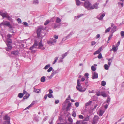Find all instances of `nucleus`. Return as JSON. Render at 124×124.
Here are the masks:
<instances>
[{
    "instance_id": "1",
    "label": "nucleus",
    "mask_w": 124,
    "mask_h": 124,
    "mask_svg": "<svg viewBox=\"0 0 124 124\" xmlns=\"http://www.w3.org/2000/svg\"><path fill=\"white\" fill-rule=\"evenodd\" d=\"M76 88L77 90L81 92H84L85 91L86 88H85L82 89L83 87L81 85V84L80 82V80L78 79L77 81V86L76 87Z\"/></svg>"
},
{
    "instance_id": "2",
    "label": "nucleus",
    "mask_w": 124,
    "mask_h": 124,
    "mask_svg": "<svg viewBox=\"0 0 124 124\" xmlns=\"http://www.w3.org/2000/svg\"><path fill=\"white\" fill-rule=\"evenodd\" d=\"M1 28V26L2 25L6 26L9 27L10 28H12V26L10 24V22L7 21H3L0 24Z\"/></svg>"
},
{
    "instance_id": "3",
    "label": "nucleus",
    "mask_w": 124,
    "mask_h": 124,
    "mask_svg": "<svg viewBox=\"0 0 124 124\" xmlns=\"http://www.w3.org/2000/svg\"><path fill=\"white\" fill-rule=\"evenodd\" d=\"M91 5V3L88 0H86L85 1L84 3V6L85 8L89 10Z\"/></svg>"
},
{
    "instance_id": "4",
    "label": "nucleus",
    "mask_w": 124,
    "mask_h": 124,
    "mask_svg": "<svg viewBox=\"0 0 124 124\" xmlns=\"http://www.w3.org/2000/svg\"><path fill=\"white\" fill-rule=\"evenodd\" d=\"M42 29L43 28L42 27H39L37 29V33L38 37H40L41 34V32L42 30Z\"/></svg>"
},
{
    "instance_id": "5",
    "label": "nucleus",
    "mask_w": 124,
    "mask_h": 124,
    "mask_svg": "<svg viewBox=\"0 0 124 124\" xmlns=\"http://www.w3.org/2000/svg\"><path fill=\"white\" fill-rule=\"evenodd\" d=\"M99 3L98 2L94 4L92 6H90L89 9V10L93 9L94 8L97 9L98 8V6Z\"/></svg>"
},
{
    "instance_id": "6",
    "label": "nucleus",
    "mask_w": 124,
    "mask_h": 124,
    "mask_svg": "<svg viewBox=\"0 0 124 124\" xmlns=\"http://www.w3.org/2000/svg\"><path fill=\"white\" fill-rule=\"evenodd\" d=\"M56 39H54L53 38H52L50 39V40L47 42V43L49 44L53 45L54 43H56Z\"/></svg>"
},
{
    "instance_id": "7",
    "label": "nucleus",
    "mask_w": 124,
    "mask_h": 124,
    "mask_svg": "<svg viewBox=\"0 0 124 124\" xmlns=\"http://www.w3.org/2000/svg\"><path fill=\"white\" fill-rule=\"evenodd\" d=\"M98 78V74L96 72H94L92 75V78L93 79H97Z\"/></svg>"
},
{
    "instance_id": "8",
    "label": "nucleus",
    "mask_w": 124,
    "mask_h": 124,
    "mask_svg": "<svg viewBox=\"0 0 124 124\" xmlns=\"http://www.w3.org/2000/svg\"><path fill=\"white\" fill-rule=\"evenodd\" d=\"M43 46V45L42 43V40H41L39 43L38 45V48L39 49H41L42 50H44L45 49L44 47H42Z\"/></svg>"
},
{
    "instance_id": "9",
    "label": "nucleus",
    "mask_w": 124,
    "mask_h": 124,
    "mask_svg": "<svg viewBox=\"0 0 124 124\" xmlns=\"http://www.w3.org/2000/svg\"><path fill=\"white\" fill-rule=\"evenodd\" d=\"M105 14L104 13H103L99 17V15L97 16V18L100 20H102L103 19V17L105 16Z\"/></svg>"
},
{
    "instance_id": "10",
    "label": "nucleus",
    "mask_w": 124,
    "mask_h": 124,
    "mask_svg": "<svg viewBox=\"0 0 124 124\" xmlns=\"http://www.w3.org/2000/svg\"><path fill=\"white\" fill-rule=\"evenodd\" d=\"M19 53V51L18 50H15L12 51L11 52V54L15 56L17 55Z\"/></svg>"
},
{
    "instance_id": "11",
    "label": "nucleus",
    "mask_w": 124,
    "mask_h": 124,
    "mask_svg": "<svg viewBox=\"0 0 124 124\" xmlns=\"http://www.w3.org/2000/svg\"><path fill=\"white\" fill-rule=\"evenodd\" d=\"M7 47L6 48V50L7 51H9L12 49V47L11 44L7 45Z\"/></svg>"
},
{
    "instance_id": "12",
    "label": "nucleus",
    "mask_w": 124,
    "mask_h": 124,
    "mask_svg": "<svg viewBox=\"0 0 124 124\" xmlns=\"http://www.w3.org/2000/svg\"><path fill=\"white\" fill-rule=\"evenodd\" d=\"M102 49V47H100L97 51H96L93 53V54L95 55L99 53L101 51Z\"/></svg>"
},
{
    "instance_id": "13",
    "label": "nucleus",
    "mask_w": 124,
    "mask_h": 124,
    "mask_svg": "<svg viewBox=\"0 0 124 124\" xmlns=\"http://www.w3.org/2000/svg\"><path fill=\"white\" fill-rule=\"evenodd\" d=\"M12 40L11 39H7L6 40V45L11 44Z\"/></svg>"
},
{
    "instance_id": "14",
    "label": "nucleus",
    "mask_w": 124,
    "mask_h": 124,
    "mask_svg": "<svg viewBox=\"0 0 124 124\" xmlns=\"http://www.w3.org/2000/svg\"><path fill=\"white\" fill-rule=\"evenodd\" d=\"M4 119L7 121H10V117L8 116L7 115H6L4 117Z\"/></svg>"
},
{
    "instance_id": "15",
    "label": "nucleus",
    "mask_w": 124,
    "mask_h": 124,
    "mask_svg": "<svg viewBox=\"0 0 124 124\" xmlns=\"http://www.w3.org/2000/svg\"><path fill=\"white\" fill-rule=\"evenodd\" d=\"M29 96V94L28 93H26L25 95L23 97L21 101H23L25 99L28 98Z\"/></svg>"
},
{
    "instance_id": "16",
    "label": "nucleus",
    "mask_w": 124,
    "mask_h": 124,
    "mask_svg": "<svg viewBox=\"0 0 124 124\" xmlns=\"http://www.w3.org/2000/svg\"><path fill=\"white\" fill-rule=\"evenodd\" d=\"M105 112V111L101 109H100L99 112V116H102Z\"/></svg>"
},
{
    "instance_id": "17",
    "label": "nucleus",
    "mask_w": 124,
    "mask_h": 124,
    "mask_svg": "<svg viewBox=\"0 0 124 124\" xmlns=\"http://www.w3.org/2000/svg\"><path fill=\"white\" fill-rule=\"evenodd\" d=\"M117 28V27L116 26H114L113 27L111 30V32H112L113 33L116 31Z\"/></svg>"
},
{
    "instance_id": "18",
    "label": "nucleus",
    "mask_w": 124,
    "mask_h": 124,
    "mask_svg": "<svg viewBox=\"0 0 124 124\" xmlns=\"http://www.w3.org/2000/svg\"><path fill=\"white\" fill-rule=\"evenodd\" d=\"M68 121L70 123L68 124H72L73 123V119L71 117H69L68 118Z\"/></svg>"
},
{
    "instance_id": "19",
    "label": "nucleus",
    "mask_w": 124,
    "mask_h": 124,
    "mask_svg": "<svg viewBox=\"0 0 124 124\" xmlns=\"http://www.w3.org/2000/svg\"><path fill=\"white\" fill-rule=\"evenodd\" d=\"M114 45L112 46V49L113 51L115 52L117 50V48Z\"/></svg>"
},
{
    "instance_id": "20",
    "label": "nucleus",
    "mask_w": 124,
    "mask_h": 124,
    "mask_svg": "<svg viewBox=\"0 0 124 124\" xmlns=\"http://www.w3.org/2000/svg\"><path fill=\"white\" fill-rule=\"evenodd\" d=\"M59 70L58 69H57L56 70H55V71H54H54H53L54 72H53L52 74L51 75H52V76H53L54 75L56 74V73H58L59 72Z\"/></svg>"
},
{
    "instance_id": "21",
    "label": "nucleus",
    "mask_w": 124,
    "mask_h": 124,
    "mask_svg": "<svg viewBox=\"0 0 124 124\" xmlns=\"http://www.w3.org/2000/svg\"><path fill=\"white\" fill-rule=\"evenodd\" d=\"M35 47H36L38 46V42L36 40H35L34 43L33 45Z\"/></svg>"
},
{
    "instance_id": "22",
    "label": "nucleus",
    "mask_w": 124,
    "mask_h": 124,
    "mask_svg": "<svg viewBox=\"0 0 124 124\" xmlns=\"http://www.w3.org/2000/svg\"><path fill=\"white\" fill-rule=\"evenodd\" d=\"M33 88L34 89V92H35L38 93H39V91L40 90V89H36L34 87Z\"/></svg>"
},
{
    "instance_id": "23",
    "label": "nucleus",
    "mask_w": 124,
    "mask_h": 124,
    "mask_svg": "<svg viewBox=\"0 0 124 124\" xmlns=\"http://www.w3.org/2000/svg\"><path fill=\"white\" fill-rule=\"evenodd\" d=\"M68 53L67 52L64 54H63L62 55V59H63L67 55Z\"/></svg>"
},
{
    "instance_id": "24",
    "label": "nucleus",
    "mask_w": 124,
    "mask_h": 124,
    "mask_svg": "<svg viewBox=\"0 0 124 124\" xmlns=\"http://www.w3.org/2000/svg\"><path fill=\"white\" fill-rule=\"evenodd\" d=\"M101 95L102 96L104 97H106L107 96L106 94L103 92H101Z\"/></svg>"
},
{
    "instance_id": "25",
    "label": "nucleus",
    "mask_w": 124,
    "mask_h": 124,
    "mask_svg": "<svg viewBox=\"0 0 124 124\" xmlns=\"http://www.w3.org/2000/svg\"><path fill=\"white\" fill-rule=\"evenodd\" d=\"M45 77L43 76L41 78L40 81L42 82H44L45 81Z\"/></svg>"
},
{
    "instance_id": "26",
    "label": "nucleus",
    "mask_w": 124,
    "mask_h": 124,
    "mask_svg": "<svg viewBox=\"0 0 124 124\" xmlns=\"http://www.w3.org/2000/svg\"><path fill=\"white\" fill-rule=\"evenodd\" d=\"M110 98L109 97H108L106 101V102L109 104L110 101Z\"/></svg>"
},
{
    "instance_id": "27",
    "label": "nucleus",
    "mask_w": 124,
    "mask_h": 124,
    "mask_svg": "<svg viewBox=\"0 0 124 124\" xmlns=\"http://www.w3.org/2000/svg\"><path fill=\"white\" fill-rule=\"evenodd\" d=\"M53 69L52 67H49V68L47 70V71L48 72H50L52 70V71H54V70H53Z\"/></svg>"
},
{
    "instance_id": "28",
    "label": "nucleus",
    "mask_w": 124,
    "mask_h": 124,
    "mask_svg": "<svg viewBox=\"0 0 124 124\" xmlns=\"http://www.w3.org/2000/svg\"><path fill=\"white\" fill-rule=\"evenodd\" d=\"M5 13H3L2 12L0 11V15L2 16L3 19H4L5 17L4 16Z\"/></svg>"
},
{
    "instance_id": "29",
    "label": "nucleus",
    "mask_w": 124,
    "mask_h": 124,
    "mask_svg": "<svg viewBox=\"0 0 124 124\" xmlns=\"http://www.w3.org/2000/svg\"><path fill=\"white\" fill-rule=\"evenodd\" d=\"M111 28V27H109L106 30H105V33H106L109 32L110 31V29Z\"/></svg>"
},
{
    "instance_id": "30",
    "label": "nucleus",
    "mask_w": 124,
    "mask_h": 124,
    "mask_svg": "<svg viewBox=\"0 0 124 124\" xmlns=\"http://www.w3.org/2000/svg\"><path fill=\"white\" fill-rule=\"evenodd\" d=\"M23 95L24 94L23 93H20L18 94V96L19 97L21 98H22Z\"/></svg>"
},
{
    "instance_id": "31",
    "label": "nucleus",
    "mask_w": 124,
    "mask_h": 124,
    "mask_svg": "<svg viewBox=\"0 0 124 124\" xmlns=\"http://www.w3.org/2000/svg\"><path fill=\"white\" fill-rule=\"evenodd\" d=\"M50 64H48L45 66L44 68V69L45 70H46L50 67Z\"/></svg>"
},
{
    "instance_id": "32",
    "label": "nucleus",
    "mask_w": 124,
    "mask_h": 124,
    "mask_svg": "<svg viewBox=\"0 0 124 124\" xmlns=\"http://www.w3.org/2000/svg\"><path fill=\"white\" fill-rule=\"evenodd\" d=\"M104 67L105 69L106 70H108L109 68V67L107 64H105L104 65Z\"/></svg>"
},
{
    "instance_id": "33",
    "label": "nucleus",
    "mask_w": 124,
    "mask_h": 124,
    "mask_svg": "<svg viewBox=\"0 0 124 124\" xmlns=\"http://www.w3.org/2000/svg\"><path fill=\"white\" fill-rule=\"evenodd\" d=\"M91 69L93 71H95L96 69V68L94 66H92L91 67Z\"/></svg>"
},
{
    "instance_id": "34",
    "label": "nucleus",
    "mask_w": 124,
    "mask_h": 124,
    "mask_svg": "<svg viewBox=\"0 0 124 124\" xmlns=\"http://www.w3.org/2000/svg\"><path fill=\"white\" fill-rule=\"evenodd\" d=\"M98 120V117L96 115H95L94 116L93 120L96 121H97Z\"/></svg>"
},
{
    "instance_id": "35",
    "label": "nucleus",
    "mask_w": 124,
    "mask_h": 124,
    "mask_svg": "<svg viewBox=\"0 0 124 124\" xmlns=\"http://www.w3.org/2000/svg\"><path fill=\"white\" fill-rule=\"evenodd\" d=\"M3 124H11L10 121H5L3 122Z\"/></svg>"
},
{
    "instance_id": "36",
    "label": "nucleus",
    "mask_w": 124,
    "mask_h": 124,
    "mask_svg": "<svg viewBox=\"0 0 124 124\" xmlns=\"http://www.w3.org/2000/svg\"><path fill=\"white\" fill-rule=\"evenodd\" d=\"M70 36L69 34L66 37V38H63L62 39V40H64V41L65 40L67 39L70 38Z\"/></svg>"
},
{
    "instance_id": "37",
    "label": "nucleus",
    "mask_w": 124,
    "mask_h": 124,
    "mask_svg": "<svg viewBox=\"0 0 124 124\" xmlns=\"http://www.w3.org/2000/svg\"><path fill=\"white\" fill-rule=\"evenodd\" d=\"M50 22V21L49 20H46L44 23V25H46L48 24Z\"/></svg>"
},
{
    "instance_id": "38",
    "label": "nucleus",
    "mask_w": 124,
    "mask_h": 124,
    "mask_svg": "<svg viewBox=\"0 0 124 124\" xmlns=\"http://www.w3.org/2000/svg\"><path fill=\"white\" fill-rule=\"evenodd\" d=\"M61 21V20L60 18H59L58 17H57L56 20V23H59Z\"/></svg>"
},
{
    "instance_id": "39",
    "label": "nucleus",
    "mask_w": 124,
    "mask_h": 124,
    "mask_svg": "<svg viewBox=\"0 0 124 124\" xmlns=\"http://www.w3.org/2000/svg\"><path fill=\"white\" fill-rule=\"evenodd\" d=\"M89 116L87 115L86 117L84 119V120L85 121H88L89 119Z\"/></svg>"
},
{
    "instance_id": "40",
    "label": "nucleus",
    "mask_w": 124,
    "mask_h": 124,
    "mask_svg": "<svg viewBox=\"0 0 124 124\" xmlns=\"http://www.w3.org/2000/svg\"><path fill=\"white\" fill-rule=\"evenodd\" d=\"M84 119L81 121L80 124H86L87 122Z\"/></svg>"
},
{
    "instance_id": "41",
    "label": "nucleus",
    "mask_w": 124,
    "mask_h": 124,
    "mask_svg": "<svg viewBox=\"0 0 124 124\" xmlns=\"http://www.w3.org/2000/svg\"><path fill=\"white\" fill-rule=\"evenodd\" d=\"M58 58V57H56L55 58L53 62V64H54L55 63L57 60Z\"/></svg>"
},
{
    "instance_id": "42",
    "label": "nucleus",
    "mask_w": 124,
    "mask_h": 124,
    "mask_svg": "<svg viewBox=\"0 0 124 124\" xmlns=\"http://www.w3.org/2000/svg\"><path fill=\"white\" fill-rule=\"evenodd\" d=\"M33 3L35 4H38L39 3V2L38 0H34L33 1Z\"/></svg>"
},
{
    "instance_id": "43",
    "label": "nucleus",
    "mask_w": 124,
    "mask_h": 124,
    "mask_svg": "<svg viewBox=\"0 0 124 124\" xmlns=\"http://www.w3.org/2000/svg\"><path fill=\"white\" fill-rule=\"evenodd\" d=\"M92 102V101H89L88 102L86 103L85 104V106H87L90 105Z\"/></svg>"
},
{
    "instance_id": "44",
    "label": "nucleus",
    "mask_w": 124,
    "mask_h": 124,
    "mask_svg": "<svg viewBox=\"0 0 124 124\" xmlns=\"http://www.w3.org/2000/svg\"><path fill=\"white\" fill-rule=\"evenodd\" d=\"M106 83L105 81H103L101 82V85L103 86H104L106 84Z\"/></svg>"
},
{
    "instance_id": "45",
    "label": "nucleus",
    "mask_w": 124,
    "mask_h": 124,
    "mask_svg": "<svg viewBox=\"0 0 124 124\" xmlns=\"http://www.w3.org/2000/svg\"><path fill=\"white\" fill-rule=\"evenodd\" d=\"M102 57L101 53H99L98 56V58L99 59H101Z\"/></svg>"
},
{
    "instance_id": "46",
    "label": "nucleus",
    "mask_w": 124,
    "mask_h": 124,
    "mask_svg": "<svg viewBox=\"0 0 124 124\" xmlns=\"http://www.w3.org/2000/svg\"><path fill=\"white\" fill-rule=\"evenodd\" d=\"M24 25L27 26L28 27L29 26L28 25V23L26 22H23V23H22Z\"/></svg>"
},
{
    "instance_id": "47",
    "label": "nucleus",
    "mask_w": 124,
    "mask_h": 124,
    "mask_svg": "<svg viewBox=\"0 0 124 124\" xmlns=\"http://www.w3.org/2000/svg\"><path fill=\"white\" fill-rule=\"evenodd\" d=\"M53 119L54 118H52L50 119L49 121V122L50 124H51L53 123Z\"/></svg>"
},
{
    "instance_id": "48",
    "label": "nucleus",
    "mask_w": 124,
    "mask_h": 124,
    "mask_svg": "<svg viewBox=\"0 0 124 124\" xmlns=\"http://www.w3.org/2000/svg\"><path fill=\"white\" fill-rule=\"evenodd\" d=\"M86 77V79H88L89 78L88 76L89 74L88 73H86L84 75Z\"/></svg>"
},
{
    "instance_id": "49",
    "label": "nucleus",
    "mask_w": 124,
    "mask_h": 124,
    "mask_svg": "<svg viewBox=\"0 0 124 124\" xmlns=\"http://www.w3.org/2000/svg\"><path fill=\"white\" fill-rule=\"evenodd\" d=\"M120 34L122 38L124 37V31H121Z\"/></svg>"
},
{
    "instance_id": "50",
    "label": "nucleus",
    "mask_w": 124,
    "mask_h": 124,
    "mask_svg": "<svg viewBox=\"0 0 124 124\" xmlns=\"http://www.w3.org/2000/svg\"><path fill=\"white\" fill-rule=\"evenodd\" d=\"M17 21L19 23H21V19L19 18H18L17 19Z\"/></svg>"
},
{
    "instance_id": "51",
    "label": "nucleus",
    "mask_w": 124,
    "mask_h": 124,
    "mask_svg": "<svg viewBox=\"0 0 124 124\" xmlns=\"http://www.w3.org/2000/svg\"><path fill=\"white\" fill-rule=\"evenodd\" d=\"M7 37L8 38L7 39H10V38L12 37V35L10 34H8L7 35Z\"/></svg>"
},
{
    "instance_id": "52",
    "label": "nucleus",
    "mask_w": 124,
    "mask_h": 124,
    "mask_svg": "<svg viewBox=\"0 0 124 124\" xmlns=\"http://www.w3.org/2000/svg\"><path fill=\"white\" fill-rule=\"evenodd\" d=\"M113 36V34L112 33L109 36L108 40V41H109L112 38V37Z\"/></svg>"
},
{
    "instance_id": "53",
    "label": "nucleus",
    "mask_w": 124,
    "mask_h": 124,
    "mask_svg": "<svg viewBox=\"0 0 124 124\" xmlns=\"http://www.w3.org/2000/svg\"><path fill=\"white\" fill-rule=\"evenodd\" d=\"M79 117L81 119H83L84 118L83 116L81 115H78Z\"/></svg>"
},
{
    "instance_id": "54",
    "label": "nucleus",
    "mask_w": 124,
    "mask_h": 124,
    "mask_svg": "<svg viewBox=\"0 0 124 124\" xmlns=\"http://www.w3.org/2000/svg\"><path fill=\"white\" fill-rule=\"evenodd\" d=\"M76 113L75 112H73V113L72 114V116L74 117H75L76 116Z\"/></svg>"
},
{
    "instance_id": "55",
    "label": "nucleus",
    "mask_w": 124,
    "mask_h": 124,
    "mask_svg": "<svg viewBox=\"0 0 124 124\" xmlns=\"http://www.w3.org/2000/svg\"><path fill=\"white\" fill-rule=\"evenodd\" d=\"M33 45L31 46L30 47L29 49L31 50H32L34 48H35Z\"/></svg>"
},
{
    "instance_id": "56",
    "label": "nucleus",
    "mask_w": 124,
    "mask_h": 124,
    "mask_svg": "<svg viewBox=\"0 0 124 124\" xmlns=\"http://www.w3.org/2000/svg\"><path fill=\"white\" fill-rule=\"evenodd\" d=\"M6 14L5 13V15L4 16H5V17H6L8 19H9L10 18V16H9V15H6Z\"/></svg>"
},
{
    "instance_id": "57",
    "label": "nucleus",
    "mask_w": 124,
    "mask_h": 124,
    "mask_svg": "<svg viewBox=\"0 0 124 124\" xmlns=\"http://www.w3.org/2000/svg\"><path fill=\"white\" fill-rule=\"evenodd\" d=\"M75 105L76 107H78L79 105V103L78 102H76L75 103Z\"/></svg>"
},
{
    "instance_id": "58",
    "label": "nucleus",
    "mask_w": 124,
    "mask_h": 124,
    "mask_svg": "<svg viewBox=\"0 0 124 124\" xmlns=\"http://www.w3.org/2000/svg\"><path fill=\"white\" fill-rule=\"evenodd\" d=\"M53 96V95L52 94H51L49 93L48 94V96L49 98H51L52 97H52Z\"/></svg>"
},
{
    "instance_id": "59",
    "label": "nucleus",
    "mask_w": 124,
    "mask_h": 124,
    "mask_svg": "<svg viewBox=\"0 0 124 124\" xmlns=\"http://www.w3.org/2000/svg\"><path fill=\"white\" fill-rule=\"evenodd\" d=\"M91 45L93 46L96 44V42L95 41H93L91 42Z\"/></svg>"
},
{
    "instance_id": "60",
    "label": "nucleus",
    "mask_w": 124,
    "mask_h": 124,
    "mask_svg": "<svg viewBox=\"0 0 124 124\" xmlns=\"http://www.w3.org/2000/svg\"><path fill=\"white\" fill-rule=\"evenodd\" d=\"M71 106V103L70 102H69V103H68L67 107H68L70 108Z\"/></svg>"
},
{
    "instance_id": "61",
    "label": "nucleus",
    "mask_w": 124,
    "mask_h": 124,
    "mask_svg": "<svg viewBox=\"0 0 124 124\" xmlns=\"http://www.w3.org/2000/svg\"><path fill=\"white\" fill-rule=\"evenodd\" d=\"M49 93L50 94H52L53 93V90L51 89H50L49 90Z\"/></svg>"
},
{
    "instance_id": "62",
    "label": "nucleus",
    "mask_w": 124,
    "mask_h": 124,
    "mask_svg": "<svg viewBox=\"0 0 124 124\" xmlns=\"http://www.w3.org/2000/svg\"><path fill=\"white\" fill-rule=\"evenodd\" d=\"M85 80V78L84 77H83L81 79L80 81L81 82H83Z\"/></svg>"
},
{
    "instance_id": "63",
    "label": "nucleus",
    "mask_w": 124,
    "mask_h": 124,
    "mask_svg": "<svg viewBox=\"0 0 124 124\" xmlns=\"http://www.w3.org/2000/svg\"><path fill=\"white\" fill-rule=\"evenodd\" d=\"M88 79H86L85 81V84L86 85H87V83L88 82Z\"/></svg>"
},
{
    "instance_id": "64",
    "label": "nucleus",
    "mask_w": 124,
    "mask_h": 124,
    "mask_svg": "<svg viewBox=\"0 0 124 124\" xmlns=\"http://www.w3.org/2000/svg\"><path fill=\"white\" fill-rule=\"evenodd\" d=\"M47 119V117L46 116L43 119V121H45Z\"/></svg>"
}]
</instances>
